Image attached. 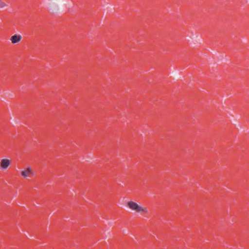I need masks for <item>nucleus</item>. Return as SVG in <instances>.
<instances>
[{
  "label": "nucleus",
  "instance_id": "nucleus-1",
  "mask_svg": "<svg viewBox=\"0 0 249 249\" xmlns=\"http://www.w3.org/2000/svg\"><path fill=\"white\" fill-rule=\"evenodd\" d=\"M127 206L132 211L142 215L146 214L148 212L146 207L139 205L136 202L133 201H129L127 203Z\"/></svg>",
  "mask_w": 249,
  "mask_h": 249
},
{
  "label": "nucleus",
  "instance_id": "nucleus-2",
  "mask_svg": "<svg viewBox=\"0 0 249 249\" xmlns=\"http://www.w3.org/2000/svg\"><path fill=\"white\" fill-rule=\"evenodd\" d=\"M21 175L23 178H26L33 177L35 175V173L31 168L28 167L21 172Z\"/></svg>",
  "mask_w": 249,
  "mask_h": 249
},
{
  "label": "nucleus",
  "instance_id": "nucleus-3",
  "mask_svg": "<svg viewBox=\"0 0 249 249\" xmlns=\"http://www.w3.org/2000/svg\"><path fill=\"white\" fill-rule=\"evenodd\" d=\"M11 161L8 159H3L0 163V168L3 170L6 169L10 165Z\"/></svg>",
  "mask_w": 249,
  "mask_h": 249
},
{
  "label": "nucleus",
  "instance_id": "nucleus-4",
  "mask_svg": "<svg viewBox=\"0 0 249 249\" xmlns=\"http://www.w3.org/2000/svg\"><path fill=\"white\" fill-rule=\"evenodd\" d=\"M22 39V36L20 35H15L10 38V40L13 44L19 42Z\"/></svg>",
  "mask_w": 249,
  "mask_h": 249
},
{
  "label": "nucleus",
  "instance_id": "nucleus-5",
  "mask_svg": "<svg viewBox=\"0 0 249 249\" xmlns=\"http://www.w3.org/2000/svg\"><path fill=\"white\" fill-rule=\"evenodd\" d=\"M7 6V4L3 1L0 0V8H3Z\"/></svg>",
  "mask_w": 249,
  "mask_h": 249
}]
</instances>
